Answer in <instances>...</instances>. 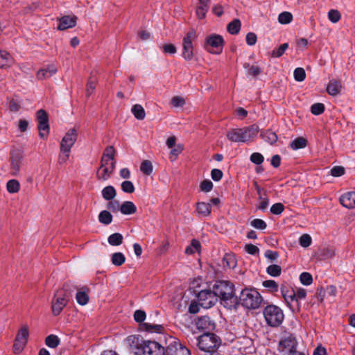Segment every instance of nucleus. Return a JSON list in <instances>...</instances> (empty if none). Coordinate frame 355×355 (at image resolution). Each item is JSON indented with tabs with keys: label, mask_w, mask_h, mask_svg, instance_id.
I'll use <instances>...</instances> for the list:
<instances>
[{
	"label": "nucleus",
	"mask_w": 355,
	"mask_h": 355,
	"mask_svg": "<svg viewBox=\"0 0 355 355\" xmlns=\"http://www.w3.org/2000/svg\"><path fill=\"white\" fill-rule=\"evenodd\" d=\"M200 188L203 192H209L213 189V183L209 180H205L200 183Z\"/></svg>",
	"instance_id": "obj_55"
},
{
	"label": "nucleus",
	"mask_w": 355,
	"mask_h": 355,
	"mask_svg": "<svg viewBox=\"0 0 355 355\" xmlns=\"http://www.w3.org/2000/svg\"><path fill=\"white\" fill-rule=\"evenodd\" d=\"M114 170L112 166L107 168L100 166L96 173L97 179L101 181H106L110 178Z\"/></svg>",
	"instance_id": "obj_20"
},
{
	"label": "nucleus",
	"mask_w": 355,
	"mask_h": 355,
	"mask_svg": "<svg viewBox=\"0 0 355 355\" xmlns=\"http://www.w3.org/2000/svg\"><path fill=\"white\" fill-rule=\"evenodd\" d=\"M311 237L306 234H303L300 238V244L302 247L307 248L311 244Z\"/></svg>",
	"instance_id": "obj_58"
},
{
	"label": "nucleus",
	"mask_w": 355,
	"mask_h": 355,
	"mask_svg": "<svg viewBox=\"0 0 355 355\" xmlns=\"http://www.w3.org/2000/svg\"><path fill=\"white\" fill-rule=\"evenodd\" d=\"M57 67L53 64L47 67L46 69H42L38 71L37 76L39 79H44L52 76L57 72Z\"/></svg>",
	"instance_id": "obj_21"
},
{
	"label": "nucleus",
	"mask_w": 355,
	"mask_h": 355,
	"mask_svg": "<svg viewBox=\"0 0 355 355\" xmlns=\"http://www.w3.org/2000/svg\"><path fill=\"white\" fill-rule=\"evenodd\" d=\"M183 147L182 145L178 144L175 146L170 152V158L172 161L175 160L178 155L182 153Z\"/></svg>",
	"instance_id": "obj_57"
},
{
	"label": "nucleus",
	"mask_w": 355,
	"mask_h": 355,
	"mask_svg": "<svg viewBox=\"0 0 355 355\" xmlns=\"http://www.w3.org/2000/svg\"><path fill=\"white\" fill-rule=\"evenodd\" d=\"M241 29V21L239 19H234L228 24L227 31L230 34H237Z\"/></svg>",
	"instance_id": "obj_34"
},
{
	"label": "nucleus",
	"mask_w": 355,
	"mask_h": 355,
	"mask_svg": "<svg viewBox=\"0 0 355 355\" xmlns=\"http://www.w3.org/2000/svg\"><path fill=\"white\" fill-rule=\"evenodd\" d=\"M98 220L101 223L107 225L112 221V215L107 210H103L98 215Z\"/></svg>",
	"instance_id": "obj_31"
},
{
	"label": "nucleus",
	"mask_w": 355,
	"mask_h": 355,
	"mask_svg": "<svg viewBox=\"0 0 355 355\" xmlns=\"http://www.w3.org/2000/svg\"><path fill=\"white\" fill-rule=\"evenodd\" d=\"M198 300L200 306L209 309L218 302V298L214 290L205 289L199 292Z\"/></svg>",
	"instance_id": "obj_10"
},
{
	"label": "nucleus",
	"mask_w": 355,
	"mask_h": 355,
	"mask_svg": "<svg viewBox=\"0 0 355 355\" xmlns=\"http://www.w3.org/2000/svg\"><path fill=\"white\" fill-rule=\"evenodd\" d=\"M250 225L257 230H265L267 227L266 223L262 219L255 218L252 220Z\"/></svg>",
	"instance_id": "obj_51"
},
{
	"label": "nucleus",
	"mask_w": 355,
	"mask_h": 355,
	"mask_svg": "<svg viewBox=\"0 0 355 355\" xmlns=\"http://www.w3.org/2000/svg\"><path fill=\"white\" fill-rule=\"evenodd\" d=\"M330 173L334 177H340L344 175L345 168L340 166H336L331 169Z\"/></svg>",
	"instance_id": "obj_60"
},
{
	"label": "nucleus",
	"mask_w": 355,
	"mask_h": 355,
	"mask_svg": "<svg viewBox=\"0 0 355 355\" xmlns=\"http://www.w3.org/2000/svg\"><path fill=\"white\" fill-rule=\"evenodd\" d=\"M288 43L282 44L277 49H275L272 51L271 56L274 58H279L282 56L284 53L285 51L288 49Z\"/></svg>",
	"instance_id": "obj_44"
},
{
	"label": "nucleus",
	"mask_w": 355,
	"mask_h": 355,
	"mask_svg": "<svg viewBox=\"0 0 355 355\" xmlns=\"http://www.w3.org/2000/svg\"><path fill=\"white\" fill-rule=\"evenodd\" d=\"M135 354L141 355H165V349L159 343L143 340L137 345Z\"/></svg>",
	"instance_id": "obj_6"
},
{
	"label": "nucleus",
	"mask_w": 355,
	"mask_h": 355,
	"mask_svg": "<svg viewBox=\"0 0 355 355\" xmlns=\"http://www.w3.org/2000/svg\"><path fill=\"white\" fill-rule=\"evenodd\" d=\"M244 67L248 69V74L250 76H257L261 73V70L258 66L250 65V64L245 63Z\"/></svg>",
	"instance_id": "obj_46"
},
{
	"label": "nucleus",
	"mask_w": 355,
	"mask_h": 355,
	"mask_svg": "<svg viewBox=\"0 0 355 355\" xmlns=\"http://www.w3.org/2000/svg\"><path fill=\"white\" fill-rule=\"evenodd\" d=\"M111 261L113 265L120 266L125 263V257L121 252H115L112 254Z\"/></svg>",
	"instance_id": "obj_32"
},
{
	"label": "nucleus",
	"mask_w": 355,
	"mask_h": 355,
	"mask_svg": "<svg viewBox=\"0 0 355 355\" xmlns=\"http://www.w3.org/2000/svg\"><path fill=\"white\" fill-rule=\"evenodd\" d=\"M282 294L285 301L286 302L288 306L293 311H294L296 309H299L298 305H297L296 307L294 305V303L297 304L296 295L294 291L292 290L290 292H285L284 288H282Z\"/></svg>",
	"instance_id": "obj_19"
},
{
	"label": "nucleus",
	"mask_w": 355,
	"mask_h": 355,
	"mask_svg": "<svg viewBox=\"0 0 355 355\" xmlns=\"http://www.w3.org/2000/svg\"><path fill=\"white\" fill-rule=\"evenodd\" d=\"M226 137L230 141L242 143L240 128H232L229 130L226 134Z\"/></svg>",
	"instance_id": "obj_22"
},
{
	"label": "nucleus",
	"mask_w": 355,
	"mask_h": 355,
	"mask_svg": "<svg viewBox=\"0 0 355 355\" xmlns=\"http://www.w3.org/2000/svg\"><path fill=\"white\" fill-rule=\"evenodd\" d=\"M197 37L195 30H190L182 40V56L186 60H191L193 57V42Z\"/></svg>",
	"instance_id": "obj_8"
},
{
	"label": "nucleus",
	"mask_w": 355,
	"mask_h": 355,
	"mask_svg": "<svg viewBox=\"0 0 355 355\" xmlns=\"http://www.w3.org/2000/svg\"><path fill=\"white\" fill-rule=\"evenodd\" d=\"M12 62V57L8 52L0 51V68L10 66Z\"/></svg>",
	"instance_id": "obj_28"
},
{
	"label": "nucleus",
	"mask_w": 355,
	"mask_h": 355,
	"mask_svg": "<svg viewBox=\"0 0 355 355\" xmlns=\"http://www.w3.org/2000/svg\"><path fill=\"white\" fill-rule=\"evenodd\" d=\"M120 211L125 215L133 214L137 211V207L131 201H125L121 205Z\"/></svg>",
	"instance_id": "obj_23"
},
{
	"label": "nucleus",
	"mask_w": 355,
	"mask_h": 355,
	"mask_svg": "<svg viewBox=\"0 0 355 355\" xmlns=\"http://www.w3.org/2000/svg\"><path fill=\"white\" fill-rule=\"evenodd\" d=\"M223 45V37L218 35H212L207 37L205 48L211 53L219 54L222 52Z\"/></svg>",
	"instance_id": "obj_12"
},
{
	"label": "nucleus",
	"mask_w": 355,
	"mask_h": 355,
	"mask_svg": "<svg viewBox=\"0 0 355 355\" xmlns=\"http://www.w3.org/2000/svg\"><path fill=\"white\" fill-rule=\"evenodd\" d=\"M341 15L338 10H330L328 12V19L332 23H336L340 19Z\"/></svg>",
	"instance_id": "obj_49"
},
{
	"label": "nucleus",
	"mask_w": 355,
	"mask_h": 355,
	"mask_svg": "<svg viewBox=\"0 0 355 355\" xmlns=\"http://www.w3.org/2000/svg\"><path fill=\"white\" fill-rule=\"evenodd\" d=\"M263 313L267 324L271 327L279 326L284 318L282 310L275 305L266 306Z\"/></svg>",
	"instance_id": "obj_5"
},
{
	"label": "nucleus",
	"mask_w": 355,
	"mask_h": 355,
	"mask_svg": "<svg viewBox=\"0 0 355 355\" xmlns=\"http://www.w3.org/2000/svg\"><path fill=\"white\" fill-rule=\"evenodd\" d=\"M223 267L228 268H235L236 266V261L234 255L225 254L223 259Z\"/></svg>",
	"instance_id": "obj_33"
},
{
	"label": "nucleus",
	"mask_w": 355,
	"mask_h": 355,
	"mask_svg": "<svg viewBox=\"0 0 355 355\" xmlns=\"http://www.w3.org/2000/svg\"><path fill=\"white\" fill-rule=\"evenodd\" d=\"M284 210V206L282 203L278 202L272 205L270 207V212L275 215L281 214Z\"/></svg>",
	"instance_id": "obj_56"
},
{
	"label": "nucleus",
	"mask_w": 355,
	"mask_h": 355,
	"mask_svg": "<svg viewBox=\"0 0 355 355\" xmlns=\"http://www.w3.org/2000/svg\"><path fill=\"white\" fill-rule=\"evenodd\" d=\"M266 272L272 277H279L282 273V268L277 264L270 265L266 268Z\"/></svg>",
	"instance_id": "obj_40"
},
{
	"label": "nucleus",
	"mask_w": 355,
	"mask_h": 355,
	"mask_svg": "<svg viewBox=\"0 0 355 355\" xmlns=\"http://www.w3.org/2000/svg\"><path fill=\"white\" fill-rule=\"evenodd\" d=\"M140 328L142 330L146 331L150 333H162L164 330V327L160 324H154L148 322H144L141 324Z\"/></svg>",
	"instance_id": "obj_25"
},
{
	"label": "nucleus",
	"mask_w": 355,
	"mask_h": 355,
	"mask_svg": "<svg viewBox=\"0 0 355 355\" xmlns=\"http://www.w3.org/2000/svg\"><path fill=\"white\" fill-rule=\"evenodd\" d=\"M300 280L302 284L309 286L313 282V277L309 272H304L300 275Z\"/></svg>",
	"instance_id": "obj_45"
},
{
	"label": "nucleus",
	"mask_w": 355,
	"mask_h": 355,
	"mask_svg": "<svg viewBox=\"0 0 355 355\" xmlns=\"http://www.w3.org/2000/svg\"><path fill=\"white\" fill-rule=\"evenodd\" d=\"M196 210L199 215L207 217L211 214V205L209 203L200 202L197 203Z\"/></svg>",
	"instance_id": "obj_26"
},
{
	"label": "nucleus",
	"mask_w": 355,
	"mask_h": 355,
	"mask_svg": "<svg viewBox=\"0 0 355 355\" xmlns=\"http://www.w3.org/2000/svg\"><path fill=\"white\" fill-rule=\"evenodd\" d=\"M220 343V340L216 335L212 333H205L198 338L197 345L201 351L213 355Z\"/></svg>",
	"instance_id": "obj_3"
},
{
	"label": "nucleus",
	"mask_w": 355,
	"mask_h": 355,
	"mask_svg": "<svg viewBox=\"0 0 355 355\" xmlns=\"http://www.w3.org/2000/svg\"><path fill=\"white\" fill-rule=\"evenodd\" d=\"M123 237L120 233H114L109 236L107 241L113 246L120 245L123 243Z\"/></svg>",
	"instance_id": "obj_30"
},
{
	"label": "nucleus",
	"mask_w": 355,
	"mask_h": 355,
	"mask_svg": "<svg viewBox=\"0 0 355 355\" xmlns=\"http://www.w3.org/2000/svg\"><path fill=\"white\" fill-rule=\"evenodd\" d=\"M306 140L303 137H298L291 143V147L293 150L303 148L306 146Z\"/></svg>",
	"instance_id": "obj_38"
},
{
	"label": "nucleus",
	"mask_w": 355,
	"mask_h": 355,
	"mask_svg": "<svg viewBox=\"0 0 355 355\" xmlns=\"http://www.w3.org/2000/svg\"><path fill=\"white\" fill-rule=\"evenodd\" d=\"M77 130L75 128L69 129L61 140L60 151L70 153L71 148L77 140Z\"/></svg>",
	"instance_id": "obj_13"
},
{
	"label": "nucleus",
	"mask_w": 355,
	"mask_h": 355,
	"mask_svg": "<svg viewBox=\"0 0 355 355\" xmlns=\"http://www.w3.org/2000/svg\"><path fill=\"white\" fill-rule=\"evenodd\" d=\"M239 300L243 307L256 309L260 306L262 297L257 290L245 288L241 292Z\"/></svg>",
	"instance_id": "obj_2"
},
{
	"label": "nucleus",
	"mask_w": 355,
	"mask_h": 355,
	"mask_svg": "<svg viewBox=\"0 0 355 355\" xmlns=\"http://www.w3.org/2000/svg\"><path fill=\"white\" fill-rule=\"evenodd\" d=\"M340 89V82L336 80H330L327 87V92L331 96H336L339 94Z\"/></svg>",
	"instance_id": "obj_24"
},
{
	"label": "nucleus",
	"mask_w": 355,
	"mask_h": 355,
	"mask_svg": "<svg viewBox=\"0 0 355 355\" xmlns=\"http://www.w3.org/2000/svg\"><path fill=\"white\" fill-rule=\"evenodd\" d=\"M134 319L137 322H142L146 319V313L141 310H137L134 313Z\"/></svg>",
	"instance_id": "obj_63"
},
{
	"label": "nucleus",
	"mask_w": 355,
	"mask_h": 355,
	"mask_svg": "<svg viewBox=\"0 0 355 355\" xmlns=\"http://www.w3.org/2000/svg\"><path fill=\"white\" fill-rule=\"evenodd\" d=\"M23 155L20 152H13L10 157V171L11 174L17 176L19 173L22 165Z\"/></svg>",
	"instance_id": "obj_14"
},
{
	"label": "nucleus",
	"mask_w": 355,
	"mask_h": 355,
	"mask_svg": "<svg viewBox=\"0 0 355 355\" xmlns=\"http://www.w3.org/2000/svg\"><path fill=\"white\" fill-rule=\"evenodd\" d=\"M259 203L257 205V209L264 211L267 209L269 204V199L267 196H259L258 197Z\"/></svg>",
	"instance_id": "obj_53"
},
{
	"label": "nucleus",
	"mask_w": 355,
	"mask_h": 355,
	"mask_svg": "<svg viewBox=\"0 0 355 355\" xmlns=\"http://www.w3.org/2000/svg\"><path fill=\"white\" fill-rule=\"evenodd\" d=\"M324 110V105L322 103H315L311 107V112L314 115H319L323 113Z\"/></svg>",
	"instance_id": "obj_52"
},
{
	"label": "nucleus",
	"mask_w": 355,
	"mask_h": 355,
	"mask_svg": "<svg viewBox=\"0 0 355 355\" xmlns=\"http://www.w3.org/2000/svg\"><path fill=\"white\" fill-rule=\"evenodd\" d=\"M263 286L268 288L271 292L278 291V284L275 280H266L263 282Z\"/></svg>",
	"instance_id": "obj_54"
},
{
	"label": "nucleus",
	"mask_w": 355,
	"mask_h": 355,
	"mask_svg": "<svg viewBox=\"0 0 355 355\" xmlns=\"http://www.w3.org/2000/svg\"><path fill=\"white\" fill-rule=\"evenodd\" d=\"M140 170L146 175H150L153 171V165L149 160L142 162Z\"/></svg>",
	"instance_id": "obj_47"
},
{
	"label": "nucleus",
	"mask_w": 355,
	"mask_h": 355,
	"mask_svg": "<svg viewBox=\"0 0 355 355\" xmlns=\"http://www.w3.org/2000/svg\"><path fill=\"white\" fill-rule=\"evenodd\" d=\"M39 135L41 138H46L49 132V122L38 123Z\"/></svg>",
	"instance_id": "obj_36"
},
{
	"label": "nucleus",
	"mask_w": 355,
	"mask_h": 355,
	"mask_svg": "<svg viewBox=\"0 0 355 355\" xmlns=\"http://www.w3.org/2000/svg\"><path fill=\"white\" fill-rule=\"evenodd\" d=\"M250 161L257 165L261 164L263 162V156L259 153H254L250 155Z\"/></svg>",
	"instance_id": "obj_59"
},
{
	"label": "nucleus",
	"mask_w": 355,
	"mask_h": 355,
	"mask_svg": "<svg viewBox=\"0 0 355 355\" xmlns=\"http://www.w3.org/2000/svg\"><path fill=\"white\" fill-rule=\"evenodd\" d=\"M261 137L264 141H267L270 144H275L277 140V135L270 130H267L264 133L261 134Z\"/></svg>",
	"instance_id": "obj_37"
},
{
	"label": "nucleus",
	"mask_w": 355,
	"mask_h": 355,
	"mask_svg": "<svg viewBox=\"0 0 355 355\" xmlns=\"http://www.w3.org/2000/svg\"><path fill=\"white\" fill-rule=\"evenodd\" d=\"M37 119L38 123L49 122V118H48L47 113L45 110H44L42 109L37 111Z\"/></svg>",
	"instance_id": "obj_62"
},
{
	"label": "nucleus",
	"mask_w": 355,
	"mask_h": 355,
	"mask_svg": "<svg viewBox=\"0 0 355 355\" xmlns=\"http://www.w3.org/2000/svg\"><path fill=\"white\" fill-rule=\"evenodd\" d=\"M6 188L9 193H15L19 191L20 184L17 180H10L7 182Z\"/></svg>",
	"instance_id": "obj_39"
},
{
	"label": "nucleus",
	"mask_w": 355,
	"mask_h": 355,
	"mask_svg": "<svg viewBox=\"0 0 355 355\" xmlns=\"http://www.w3.org/2000/svg\"><path fill=\"white\" fill-rule=\"evenodd\" d=\"M341 205L348 209L355 207V191H350L340 197Z\"/></svg>",
	"instance_id": "obj_18"
},
{
	"label": "nucleus",
	"mask_w": 355,
	"mask_h": 355,
	"mask_svg": "<svg viewBox=\"0 0 355 355\" xmlns=\"http://www.w3.org/2000/svg\"><path fill=\"white\" fill-rule=\"evenodd\" d=\"M277 350L282 355H306L297 350V341L292 335L284 337L279 340Z\"/></svg>",
	"instance_id": "obj_4"
},
{
	"label": "nucleus",
	"mask_w": 355,
	"mask_h": 355,
	"mask_svg": "<svg viewBox=\"0 0 355 355\" xmlns=\"http://www.w3.org/2000/svg\"><path fill=\"white\" fill-rule=\"evenodd\" d=\"M293 19V15L289 12H283L278 16V21L282 24H289Z\"/></svg>",
	"instance_id": "obj_42"
},
{
	"label": "nucleus",
	"mask_w": 355,
	"mask_h": 355,
	"mask_svg": "<svg viewBox=\"0 0 355 355\" xmlns=\"http://www.w3.org/2000/svg\"><path fill=\"white\" fill-rule=\"evenodd\" d=\"M200 248V243L198 240L193 239L191 241V243L189 246L187 247L185 249V253L188 254H192L196 251H198Z\"/></svg>",
	"instance_id": "obj_41"
},
{
	"label": "nucleus",
	"mask_w": 355,
	"mask_h": 355,
	"mask_svg": "<svg viewBox=\"0 0 355 355\" xmlns=\"http://www.w3.org/2000/svg\"><path fill=\"white\" fill-rule=\"evenodd\" d=\"M293 75L295 80L298 82L303 81L306 77L305 71L301 67L296 68L294 71Z\"/></svg>",
	"instance_id": "obj_50"
},
{
	"label": "nucleus",
	"mask_w": 355,
	"mask_h": 355,
	"mask_svg": "<svg viewBox=\"0 0 355 355\" xmlns=\"http://www.w3.org/2000/svg\"><path fill=\"white\" fill-rule=\"evenodd\" d=\"M165 355H191L189 350L183 346L175 338H170L167 341Z\"/></svg>",
	"instance_id": "obj_9"
},
{
	"label": "nucleus",
	"mask_w": 355,
	"mask_h": 355,
	"mask_svg": "<svg viewBox=\"0 0 355 355\" xmlns=\"http://www.w3.org/2000/svg\"><path fill=\"white\" fill-rule=\"evenodd\" d=\"M240 129L242 143L250 141L253 138L256 137L259 132V126L255 124Z\"/></svg>",
	"instance_id": "obj_15"
},
{
	"label": "nucleus",
	"mask_w": 355,
	"mask_h": 355,
	"mask_svg": "<svg viewBox=\"0 0 355 355\" xmlns=\"http://www.w3.org/2000/svg\"><path fill=\"white\" fill-rule=\"evenodd\" d=\"M67 286V285L64 286L63 288L55 293L52 301V312L54 315H58L67 304L68 298L71 295Z\"/></svg>",
	"instance_id": "obj_7"
},
{
	"label": "nucleus",
	"mask_w": 355,
	"mask_h": 355,
	"mask_svg": "<svg viewBox=\"0 0 355 355\" xmlns=\"http://www.w3.org/2000/svg\"><path fill=\"white\" fill-rule=\"evenodd\" d=\"M245 250L250 254L255 255L259 253V249L258 247L253 244H246L245 245Z\"/></svg>",
	"instance_id": "obj_64"
},
{
	"label": "nucleus",
	"mask_w": 355,
	"mask_h": 355,
	"mask_svg": "<svg viewBox=\"0 0 355 355\" xmlns=\"http://www.w3.org/2000/svg\"><path fill=\"white\" fill-rule=\"evenodd\" d=\"M121 186L122 191L125 193H132L135 191V186L131 181H123Z\"/></svg>",
	"instance_id": "obj_48"
},
{
	"label": "nucleus",
	"mask_w": 355,
	"mask_h": 355,
	"mask_svg": "<svg viewBox=\"0 0 355 355\" xmlns=\"http://www.w3.org/2000/svg\"><path fill=\"white\" fill-rule=\"evenodd\" d=\"M77 302L80 305H85L89 301V296L85 291H78L76 295Z\"/></svg>",
	"instance_id": "obj_43"
},
{
	"label": "nucleus",
	"mask_w": 355,
	"mask_h": 355,
	"mask_svg": "<svg viewBox=\"0 0 355 355\" xmlns=\"http://www.w3.org/2000/svg\"><path fill=\"white\" fill-rule=\"evenodd\" d=\"M116 195V191L112 186H107L102 190V196L105 200H113Z\"/></svg>",
	"instance_id": "obj_27"
},
{
	"label": "nucleus",
	"mask_w": 355,
	"mask_h": 355,
	"mask_svg": "<svg viewBox=\"0 0 355 355\" xmlns=\"http://www.w3.org/2000/svg\"><path fill=\"white\" fill-rule=\"evenodd\" d=\"M132 113L138 120H143L145 118L146 113L143 107L139 104H136L132 107Z\"/></svg>",
	"instance_id": "obj_29"
},
{
	"label": "nucleus",
	"mask_w": 355,
	"mask_h": 355,
	"mask_svg": "<svg viewBox=\"0 0 355 355\" xmlns=\"http://www.w3.org/2000/svg\"><path fill=\"white\" fill-rule=\"evenodd\" d=\"M60 342V338L53 334L48 336L45 339V344L51 348H55L58 347Z\"/></svg>",
	"instance_id": "obj_35"
},
{
	"label": "nucleus",
	"mask_w": 355,
	"mask_h": 355,
	"mask_svg": "<svg viewBox=\"0 0 355 355\" xmlns=\"http://www.w3.org/2000/svg\"><path fill=\"white\" fill-rule=\"evenodd\" d=\"M196 327L198 329L202 331H211L215 328V323L210 319L209 316L200 317L196 323Z\"/></svg>",
	"instance_id": "obj_17"
},
{
	"label": "nucleus",
	"mask_w": 355,
	"mask_h": 355,
	"mask_svg": "<svg viewBox=\"0 0 355 355\" xmlns=\"http://www.w3.org/2000/svg\"><path fill=\"white\" fill-rule=\"evenodd\" d=\"M77 17L75 15H66L59 19V24L58 29L64 31L68 28H73L76 24Z\"/></svg>",
	"instance_id": "obj_16"
},
{
	"label": "nucleus",
	"mask_w": 355,
	"mask_h": 355,
	"mask_svg": "<svg viewBox=\"0 0 355 355\" xmlns=\"http://www.w3.org/2000/svg\"><path fill=\"white\" fill-rule=\"evenodd\" d=\"M28 334V327L27 325H24L19 329L13 345L15 354H19L22 352L27 343Z\"/></svg>",
	"instance_id": "obj_11"
},
{
	"label": "nucleus",
	"mask_w": 355,
	"mask_h": 355,
	"mask_svg": "<svg viewBox=\"0 0 355 355\" xmlns=\"http://www.w3.org/2000/svg\"><path fill=\"white\" fill-rule=\"evenodd\" d=\"M171 102L172 105L175 107H182L185 103L184 99L179 96H173Z\"/></svg>",
	"instance_id": "obj_61"
},
{
	"label": "nucleus",
	"mask_w": 355,
	"mask_h": 355,
	"mask_svg": "<svg viewBox=\"0 0 355 355\" xmlns=\"http://www.w3.org/2000/svg\"><path fill=\"white\" fill-rule=\"evenodd\" d=\"M213 290L217 297L220 299L221 304L227 308H232L238 302L234 295V285L227 281H218L213 286Z\"/></svg>",
	"instance_id": "obj_1"
}]
</instances>
